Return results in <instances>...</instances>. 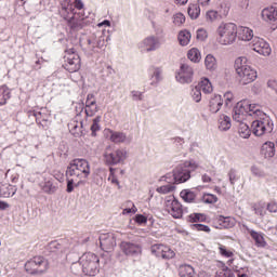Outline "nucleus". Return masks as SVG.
I'll return each mask as SVG.
<instances>
[{
  "instance_id": "f257e3e1",
  "label": "nucleus",
  "mask_w": 277,
  "mask_h": 277,
  "mask_svg": "<svg viewBox=\"0 0 277 277\" xmlns=\"http://www.w3.org/2000/svg\"><path fill=\"white\" fill-rule=\"evenodd\" d=\"M246 57H238L235 61V70L237 74L238 81L241 85H248L249 83H254L259 74L256 69L252 68V66L246 64Z\"/></svg>"
},
{
  "instance_id": "f03ea898",
  "label": "nucleus",
  "mask_w": 277,
  "mask_h": 277,
  "mask_svg": "<svg viewBox=\"0 0 277 277\" xmlns=\"http://www.w3.org/2000/svg\"><path fill=\"white\" fill-rule=\"evenodd\" d=\"M237 24L235 23H222L216 28V40L219 44L227 47L228 44H235L237 41Z\"/></svg>"
},
{
  "instance_id": "7ed1b4c3",
  "label": "nucleus",
  "mask_w": 277,
  "mask_h": 277,
  "mask_svg": "<svg viewBox=\"0 0 277 277\" xmlns=\"http://www.w3.org/2000/svg\"><path fill=\"white\" fill-rule=\"evenodd\" d=\"M80 264L85 276H96L101 272V259L95 253H84L80 259Z\"/></svg>"
},
{
  "instance_id": "20e7f679",
  "label": "nucleus",
  "mask_w": 277,
  "mask_h": 277,
  "mask_svg": "<svg viewBox=\"0 0 277 277\" xmlns=\"http://www.w3.org/2000/svg\"><path fill=\"white\" fill-rule=\"evenodd\" d=\"M261 110V107L256 104H252L249 101L239 102L234 108L233 119L236 122H243L246 120V116H252L258 114Z\"/></svg>"
},
{
  "instance_id": "39448f33",
  "label": "nucleus",
  "mask_w": 277,
  "mask_h": 277,
  "mask_svg": "<svg viewBox=\"0 0 277 277\" xmlns=\"http://www.w3.org/2000/svg\"><path fill=\"white\" fill-rule=\"evenodd\" d=\"M49 267V260L44 259L43 256H34L24 265L25 272L30 276H40L41 274L47 273Z\"/></svg>"
},
{
  "instance_id": "423d86ee",
  "label": "nucleus",
  "mask_w": 277,
  "mask_h": 277,
  "mask_svg": "<svg viewBox=\"0 0 277 277\" xmlns=\"http://www.w3.org/2000/svg\"><path fill=\"white\" fill-rule=\"evenodd\" d=\"M63 68L67 72H79L81 70V56L74 48L65 50Z\"/></svg>"
},
{
  "instance_id": "0eeeda50",
  "label": "nucleus",
  "mask_w": 277,
  "mask_h": 277,
  "mask_svg": "<svg viewBox=\"0 0 277 277\" xmlns=\"http://www.w3.org/2000/svg\"><path fill=\"white\" fill-rule=\"evenodd\" d=\"M164 210L169 215L173 216L174 220H181L183 217V205L174 197L170 195L164 200Z\"/></svg>"
},
{
  "instance_id": "6e6552de",
  "label": "nucleus",
  "mask_w": 277,
  "mask_h": 277,
  "mask_svg": "<svg viewBox=\"0 0 277 277\" xmlns=\"http://www.w3.org/2000/svg\"><path fill=\"white\" fill-rule=\"evenodd\" d=\"M124 159H127V150L124 149L111 150V148H107L104 153V161L107 166H118Z\"/></svg>"
},
{
  "instance_id": "1a4fd4ad",
  "label": "nucleus",
  "mask_w": 277,
  "mask_h": 277,
  "mask_svg": "<svg viewBox=\"0 0 277 277\" xmlns=\"http://www.w3.org/2000/svg\"><path fill=\"white\" fill-rule=\"evenodd\" d=\"M66 174H90V162L85 159H74L69 162Z\"/></svg>"
},
{
  "instance_id": "9d476101",
  "label": "nucleus",
  "mask_w": 277,
  "mask_h": 277,
  "mask_svg": "<svg viewBox=\"0 0 277 277\" xmlns=\"http://www.w3.org/2000/svg\"><path fill=\"white\" fill-rule=\"evenodd\" d=\"M151 254L157 256V259H163L164 261H170L176 256V252L170 248L168 245H154L151 246Z\"/></svg>"
},
{
  "instance_id": "9b49d317",
  "label": "nucleus",
  "mask_w": 277,
  "mask_h": 277,
  "mask_svg": "<svg viewBox=\"0 0 277 277\" xmlns=\"http://www.w3.org/2000/svg\"><path fill=\"white\" fill-rule=\"evenodd\" d=\"M251 49L264 57L272 55V47L263 38L255 37L251 42Z\"/></svg>"
},
{
  "instance_id": "f8f14e48",
  "label": "nucleus",
  "mask_w": 277,
  "mask_h": 277,
  "mask_svg": "<svg viewBox=\"0 0 277 277\" xmlns=\"http://www.w3.org/2000/svg\"><path fill=\"white\" fill-rule=\"evenodd\" d=\"M175 78L180 83H192L194 81V68L188 64H182Z\"/></svg>"
},
{
  "instance_id": "ddd939ff",
  "label": "nucleus",
  "mask_w": 277,
  "mask_h": 277,
  "mask_svg": "<svg viewBox=\"0 0 277 277\" xmlns=\"http://www.w3.org/2000/svg\"><path fill=\"white\" fill-rule=\"evenodd\" d=\"M253 134L258 137L261 135H265V133H272V123H269L268 119L255 120L251 124Z\"/></svg>"
},
{
  "instance_id": "4468645a",
  "label": "nucleus",
  "mask_w": 277,
  "mask_h": 277,
  "mask_svg": "<svg viewBox=\"0 0 277 277\" xmlns=\"http://www.w3.org/2000/svg\"><path fill=\"white\" fill-rule=\"evenodd\" d=\"M100 246L104 252H113L116 248V235L108 233L100 236Z\"/></svg>"
},
{
  "instance_id": "2eb2a0df",
  "label": "nucleus",
  "mask_w": 277,
  "mask_h": 277,
  "mask_svg": "<svg viewBox=\"0 0 277 277\" xmlns=\"http://www.w3.org/2000/svg\"><path fill=\"white\" fill-rule=\"evenodd\" d=\"M120 250L126 256H133L135 254H142V246L130 241H122L119 245Z\"/></svg>"
},
{
  "instance_id": "dca6fc26",
  "label": "nucleus",
  "mask_w": 277,
  "mask_h": 277,
  "mask_svg": "<svg viewBox=\"0 0 277 277\" xmlns=\"http://www.w3.org/2000/svg\"><path fill=\"white\" fill-rule=\"evenodd\" d=\"M235 226V219L230 216L219 215L214 219V227L219 230H224L225 228H233Z\"/></svg>"
},
{
  "instance_id": "f3484780",
  "label": "nucleus",
  "mask_w": 277,
  "mask_h": 277,
  "mask_svg": "<svg viewBox=\"0 0 277 277\" xmlns=\"http://www.w3.org/2000/svg\"><path fill=\"white\" fill-rule=\"evenodd\" d=\"M260 155L264 159H267V160L273 159V157H275V155H276V144H274V142H272V141L265 142L261 146Z\"/></svg>"
},
{
  "instance_id": "a211bd4d",
  "label": "nucleus",
  "mask_w": 277,
  "mask_h": 277,
  "mask_svg": "<svg viewBox=\"0 0 277 277\" xmlns=\"http://www.w3.org/2000/svg\"><path fill=\"white\" fill-rule=\"evenodd\" d=\"M72 16L69 19L71 29H83L85 27V15L83 13H77L72 10Z\"/></svg>"
},
{
  "instance_id": "6ab92c4d",
  "label": "nucleus",
  "mask_w": 277,
  "mask_h": 277,
  "mask_svg": "<svg viewBox=\"0 0 277 277\" xmlns=\"http://www.w3.org/2000/svg\"><path fill=\"white\" fill-rule=\"evenodd\" d=\"M247 232L249 233L250 237L253 239L256 248H266L267 241L265 240V234L259 233L254 229L248 228Z\"/></svg>"
},
{
  "instance_id": "aec40b11",
  "label": "nucleus",
  "mask_w": 277,
  "mask_h": 277,
  "mask_svg": "<svg viewBox=\"0 0 277 277\" xmlns=\"http://www.w3.org/2000/svg\"><path fill=\"white\" fill-rule=\"evenodd\" d=\"M237 38L243 42H250L254 38V31L246 26H237Z\"/></svg>"
},
{
  "instance_id": "412c9836",
  "label": "nucleus",
  "mask_w": 277,
  "mask_h": 277,
  "mask_svg": "<svg viewBox=\"0 0 277 277\" xmlns=\"http://www.w3.org/2000/svg\"><path fill=\"white\" fill-rule=\"evenodd\" d=\"M222 105H224V100L222 98V95H214L210 98L209 110L212 114H217L220 109H222Z\"/></svg>"
},
{
  "instance_id": "4be33fe9",
  "label": "nucleus",
  "mask_w": 277,
  "mask_h": 277,
  "mask_svg": "<svg viewBox=\"0 0 277 277\" xmlns=\"http://www.w3.org/2000/svg\"><path fill=\"white\" fill-rule=\"evenodd\" d=\"M262 18L268 23H276L277 21V8L276 6H268L263 9L262 11Z\"/></svg>"
},
{
  "instance_id": "5701e85b",
  "label": "nucleus",
  "mask_w": 277,
  "mask_h": 277,
  "mask_svg": "<svg viewBox=\"0 0 277 277\" xmlns=\"http://www.w3.org/2000/svg\"><path fill=\"white\" fill-rule=\"evenodd\" d=\"M16 194V186L4 183L0 186V198H12Z\"/></svg>"
},
{
  "instance_id": "b1692460",
  "label": "nucleus",
  "mask_w": 277,
  "mask_h": 277,
  "mask_svg": "<svg viewBox=\"0 0 277 277\" xmlns=\"http://www.w3.org/2000/svg\"><path fill=\"white\" fill-rule=\"evenodd\" d=\"M12 98V91L8 85L3 84L0 85V107H3V105H8V101Z\"/></svg>"
},
{
  "instance_id": "393cba45",
  "label": "nucleus",
  "mask_w": 277,
  "mask_h": 277,
  "mask_svg": "<svg viewBox=\"0 0 277 277\" xmlns=\"http://www.w3.org/2000/svg\"><path fill=\"white\" fill-rule=\"evenodd\" d=\"M177 272L180 277H198L196 276V269L189 264L180 265Z\"/></svg>"
},
{
  "instance_id": "a878e982",
  "label": "nucleus",
  "mask_w": 277,
  "mask_h": 277,
  "mask_svg": "<svg viewBox=\"0 0 277 277\" xmlns=\"http://www.w3.org/2000/svg\"><path fill=\"white\" fill-rule=\"evenodd\" d=\"M82 128H83V124L81 122H79L77 119H71L68 123L69 132L75 137H79V135H81Z\"/></svg>"
},
{
  "instance_id": "bb28decb",
  "label": "nucleus",
  "mask_w": 277,
  "mask_h": 277,
  "mask_svg": "<svg viewBox=\"0 0 277 277\" xmlns=\"http://www.w3.org/2000/svg\"><path fill=\"white\" fill-rule=\"evenodd\" d=\"M143 47L146 51H156V49H159V39L155 37H147L143 41Z\"/></svg>"
},
{
  "instance_id": "cd10ccee",
  "label": "nucleus",
  "mask_w": 277,
  "mask_h": 277,
  "mask_svg": "<svg viewBox=\"0 0 277 277\" xmlns=\"http://www.w3.org/2000/svg\"><path fill=\"white\" fill-rule=\"evenodd\" d=\"M197 88L200 89L203 94H211V92H213V84L208 78H201Z\"/></svg>"
},
{
  "instance_id": "c85d7f7f",
  "label": "nucleus",
  "mask_w": 277,
  "mask_h": 277,
  "mask_svg": "<svg viewBox=\"0 0 277 277\" xmlns=\"http://www.w3.org/2000/svg\"><path fill=\"white\" fill-rule=\"evenodd\" d=\"M177 40L181 47H187V44L192 42V32H189L187 29L181 30L179 32Z\"/></svg>"
},
{
  "instance_id": "c756f323",
  "label": "nucleus",
  "mask_w": 277,
  "mask_h": 277,
  "mask_svg": "<svg viewBox=\"0 0 277 277\" xmlns=\"http://www.w3.org/2000/svg\"><path fill=\"white\" fill-rule=\"evenodd\" d=\"M181 168L182 170L177 172V174H192V172H195V170H197L198 164L193 161H185Z\"/></svg>"
},
{
  "instance_id": "7c9ffc66",
  "label": "nucleus",
  "mask_w": 277,
  "mask_h": 277,
  "mask_svg": "<svg viewBox=\"0 0 277 277\" xmlns=\"http://www.w3.org/2000/svg\"><path fill=\"white\" fill-rule=\"evenodd\" d=\"M40 187L44 194H55L57 192V186L53 185L51 180L45 179V182L40 183Z\"/></svg>"
},
{
  "instance_id": "2f4dec72",
  "label": "nucleus",
  "mask_w": 277,
  "mask_h": 277,
  "mask_svg": "<svg viewBox=\"0 0 277 277\" xmlns=\"http://www.w3.org/2000/svg\"><path fill=\"white\" fill-rule=\"evenodd\" d=\"M233 124L230 123V117L221 115L219 118V129L221 131H228Z\"/></svg>"
},
{
  "instance_id": "473e14b6",
  "label": "nucleus",
  "mask_w": 277,
  "mask_h": 277,
  "mask_svg": "<svg viewBox=\"0 0 277 277\" xmlns=\"http://www.w3.org/2000/svg\"><path fill=\"white\" fill-rule=\"evenodd\" d=\"M180 197L182 198V200H184V202L192 203L196 200V193H194V190L183 189L180 193Z\"/></svg>"
},
{
  "instance_id": "72a5a7b5",
  "label": "nucleus",
  "mask_w": 277,
  "mask_h": 277,
  "mask_svg": "<svg viewBox=\"0 0 277 277\" xmlns=\"http://www.w3.org/2000/svg\"><path fill=\"white\" fill-rule=\"evenodd\" d=\"M187 220L190 224H198V222H207L208 216L206 213H192Z\"/></svg>"
},
{
  "instance_id": "f704fd0d",
  "label": "nucleus",
  "mask_w": 277,
  "mask_h": 277,
  "mask_svg": "<svg viewBox=\"0 0 277 277\" xmlns=\"http://www.w3.org/2000/svg\"><path fill=\"white\" fill-rule=\"evenodd\" d=\"M187 57L190 62H194V64H198V62H200V60H202L200 50H198L197 48H192L187 53Z\"/></svg>"
},
{
  "instance_id": "c9c22d12",
  "label": "nucleus",
  "mask_w": 277,
  "mask_h": 277,
  "mask_svg": "<svg viewBox=\"0 0 277 277\" xmlns=\"http://www.w3.org/2000/svg\"><path fill=\"white\" fill-rule=\"evenodd\" d=\"M239 122V128H238V133L239 135L243 138V140H248V137H250V127L246 123H243V121H238Z\"/></svg>"
},
{
  "instance_id": "e433bc0d",
  "label": "nucleus",
  "mask_w": 277,
  "mask_h": 277,
  "mask_svg": "<svg viewBox=\"0 0 277 277\" xmlns=\"http://www.w3.org/2000/svg\"><path fill=\"white\" fill-rule=\"evenodd\" d=\"M205 66L207 70H215V68H217V61L213 55L208 54L205 58Z\"/></svg>"
},
{
  "instance_id": "4c0bfd02",
  "label": "nucleus",
  "mask_w": 277,
  "mask_h": 277,
  "mask_svg": "<svg viewBox=\"0 0 277 277\" xmlns=\"http://www.w3.org/2000/svg\"><path fill=\"white\" fill-rule=\"evenodd\" d=\"M217 200V196L210 193H205L201 197V202H203V205H215Z\"/></svg>"
},
{
  "instance_id": "58836bf2",
  "label": "nucleus",
  "mask_w": 277,
  "mask_h": 277,
  "mask_svg": "<svg viewBox=\"0 0 277 277\" xmlns=\"http://www.w3.org/2000/svg\"><path fill=\"white\" fill-rule=\"evenodd\" d=\"M188 16H190V18L193 21H196V18H198V16H200V5L189 4V6H188Z\"/></svg>"
},
{
  "instance_id": "ea45409f",
  "label": "nucleus",
  "mask_w": 277,
  "mask_h": 277,
  "mask_svg": "<svg viewBox=\"0 0 277 277\" xmlns=\"http://www.w3.org/2000/svg\"><path fill=\"white\" fill-rule=\"evenodd\" d=\"M149 72L151 75V85H155V83H159L161 79V69L157 67H150Z\"/></svg>"
},
{
  "instance_id": "a19ab883",
  "label": "nucleus",
  "mask_w": 277,
  "mask_h": 277,
  "mask_svg": "<svg viewBox=\"0 0 277 277\" xmlns=\"http://www.w3.org/2000/svg\"><path fill=\"white\" fill-rule=\"evenodd\" d=\"M127 140V136L122 132H111L110 141L115 144H120Z\"/></svg>"
},
{
  "instance_id": "79ce46f5",
  "label": "nucleus",
  "mask_w": 277,
  "mask_h": 277,
  "mask_svg": "<svg viewBox=\"0 0 277 277\" xmlns=\"http://www.w3.org/2000/svg\"><path fill=\"white\" fill-rule=\"evenodd\" d=\"M219 253L225 259H233L235 256V253L232 250H228L224 245H219Z\"/></svg>"
},
{
  "instance_id": "37998d69",
  "label": "nucleus",
  "mask_w": 277,
  "mask_h": 277,
  "mask_svg": "<svg viewBox=\"0 0 277 277\" xmlns=\"http://www.w3.org/2000/svg\"><path fill=\"white\" fill-rule=\"evenodd\" d=\"M225 107H233V103H235V94L233 92L227 91L223 95Z\"/></svg>"
},
{
  "instance_id": "c03bdc74",
  "label": "nucleus",
  "mask_w": 277,
  "mask_h": 277,
  "mask_svg": "<svg viewBox=\"0 0 277 277\" xmlns=\"http://www.w3.org/2000/svg\"><path fill=\"white\" fill-rule=\"evenodd\" d=\"M96 131H101V116H97L93 119V123L91 126V132L93 137L96 136Z\"/></svg>"
},
{
  "instance_id": "a18cd8bd",
  "label": "nucleus",
  "mask_w": 277,
  "mask_h": 277,
  "mask_svg": "<svg viewBox=\"0 0 277 277\" xmlns=\"http://www.w3.org/2000/svg\"><path fill=\"white\" fill-rule=\"evenodd\" d=\"M173 179H174V183L176 185L181 184V183H186V181H189V179H192V175L189 174H174L173 175Z\"/></svg>"
},
{
  "instance_id": "49530a36",
  "label": "nucleus",
  "mask_w": 277,
  "mask_h": 277,
  "mask_svg": "<svg viewBox=\"0 0 277 277\" xmlns=\"http://www.w3.org/2000/svg\"><path fill=\"white\" fill-rule=\"evenodd\" d=\"M192 229L197 230L198 233H211V227L203 224H193Z\"/></svg>"
},
{
  "instance_id": "de8ad7c7",
  "label": "nucleus",
  "mask_w": 277,
  "mask_h": 277,
  "mask_svg": "<svg viewBox=\"0 0 277 277\" xmlns=\"http://www.w3.org/2000/svg\"><path fill=\"white\" fill-rule=\"evenodd\" d=\"M192 96L195 103H200L202 101V91L198 87H195L192 91Z\"/></svg>"
},
{
  "instance_id": "09e8293b",
  "label": "nucleus",
  "mask_w": 277,
  "mask_h": 277,
  "mask_svg": "<svg viewBox=\"0 0 277 277\" xmlns=\"http://www.w3.org/2000/svg\"><path fill=\"white\" fill-rule=\"evenodd\" d=\"M156 192H158V194H171V192H174V185L168 184L160 186L156 189Z\"/></svg>"
},
{
  "instance_id": "8fccbe9b",
  "label": "nucleus",
  "mask_w": 277,
  "mask_h": 277,
  "mask_svg": "<svg viewBox=\"0 0 277 277\" xmlns=\"http://www.w3.org/2000/svg\"><path fill=\"white\" fill-rule=\"evenodd\" d=\"M173 23L177 27H181V25H183L185 23V15L183 13H176L173 16Z\"/></svg>"
},
{
  "instance_id": "3c124183",
  "label": "nucleus",
  "mask_w": 277,
  "mask_h": 277,
  "mask_svg": "<svg viewBox=\"0 0 277 277\" xmlns=\"http://www.w3.org/2000/svg\"><path fill=\"white\" fill-rule=\"evenodd\" d=\"M255 215H260V217H265L267 211L265 210V206L258 203L254 206Z\"/></svg>"
},
{
  "instance_id": "603ef678",
  "label": "nucleus",
  "mask_w": 277,
  "mask_h": 277,
  "mask_svg": "<svg viewBox=\"0 0 277 277\" xmlns=\"http://www.w3.org/2000/svg\"><path fill=\"white\" fill-rule=\"evenodd\" d=\"M79 185V183H77L74 179H68L67 180V189L66 192L68 194H71V192L75 190V187H77Z\"/></svg>"
},
{
  "instance_id": "864d4df0",
  "label": "nucleus",
  "mask_w": 277,
  "mask_h": 277,
  "mask_svg": "<svg viewBox=\"0 0 277 277\" xmlns=\"http://www.w3.org/2000/svg\"><path fill=\"white\" fill-rule=\"evenodd\" d=\"M217 11L210 10L206 13L207 21H210V23H213V21H217Z\"/></svg>"
},
{
  "instance_id": "5fc2aeb1",
  "label": "nucleus",
  "mask_w": 277,
  "mask_h": 277,
  "mask_svg": "<svg viewBox=\"0 0 277 277\" xmlns=\"http://www.w3.org/2000/svg\"><path fill=\"white\" fill-rule=\"evenodd\" d=\"M208 37H209V35L205 28H199L197 30V40H200L202 42V41L207 40Z\"/></svg>"
},
{
  "instance_id": "6e6d98bb",
  "label": "nucleus",
  "mask_w": 277,
  "mask_h": 277,
  "mask_svg": "<svg viewBox=\"0 0 277 277\" xmlns=\"http://www.w3.org/2000/svg\"><path fill=\"white\" fill-rule=\"evenodd\" d=\"M96 111H98L97 105L85 106V115L89 116L90 118H92V116H94V114H96Z\"/></svg>"
},
{
  "instance_id": "4d7b16f0",
  "label": "nucleus",
  "mask_w": 277,
  "mask_h": 277,
  "mask_svg": "<svg viewBox=\"0 0 277 277\" xmlns=\"http://www.w3.org/2000/svg\"><path fill=\"white\" fill-rule=\"evenodd\" d=\"M29 116H34L36 118V121L41 123V122H47V118L42 116V113L40 111H30Z\"/></svg>"
},
{
  "instance_id": "13d9d810",
  "label": "nucleus",
  "mask_w": 277,
  "mask_h": 277,
  "mask_svg": "<svg viewBox=\"0 0 277 277\" xmlns=\"http://www.w3.org/2000/svg\"><path fill=\"white\" fill-rule=\"evenodd\" d=\"M96 105V98L93 94H88L87 101H85V107L94 106Z\"/></svg>"
},
{
  "instance_id": "bf43d9fd",
  "label": "nucleus",
  "mask_w": 277,
  "mask_h": 277,
  "mask_svg": "<svg viewBox=\"0 0 277 277\" xmlns=\"http://www.w3.org/2000/svg\"><path fill=\"white\" fill-rule=\"evenodd\" d=\"M266 210L269 213H277V202L276 201H271L266 206Z\"/></svg>"
},
{
  "instance_id": "052dcab7",
  "label": "nucleus",
  "mask_w": 277,
  "mask_h": 277,
  "mask_svg": "<svg viewBox=\"0 0 277 277\" xmlns=\"http://www.w3.org/2000/svg\"><path fill=\"white\" fill-rule=\"evenodd\" d=\"M51 252H57V250H62V245L57 241H52L49 245Z\"/></svg>"
},
{
  "instance_id": "680f3d73",
  "label": "nucleus",
  "mask_w": 277,
  "mask_h": 277,
  "mask_svg": "<svg viewBox=\"0 0 277 277\" xmlns=\"http://www.w3.org/2000/svg\"><path fill=\"white\" fill-rule=\"evenodd\" d=\"M135 222L136 224H146V222H148V219L142 214H137L135 216Z\"/></svg>"
},
{
  "instance_id": "e2e57ef3",
  "label": "nucleus",
  "mask_w": 277,
  "mask_h": 277,
  "mask_svg": "<svg viewBox=\"0 0 277 277\" xmlns=\"http://www.w3.org/2000/svg\"><path fill=\"white\" fill-rule=\"evenodd\" d=\"M71 5H74V8H76V10H83V8H84L83 1H81V0H75Z\"/></svg>"
},
{
  "instance_id": "0e129e2a",
  "label": "nucleus",
  "mask_w": 277,
  "mask_h": 277,
  "mask_svg": "<svg viewBox=\"0 0 277 277\" xmlns=\"http://www.w3.org/2000/svg\"><path fill=\"white\" fill-rule=\"evenodd\" d=\"M133 101H142V92L133 91L132 92Z\"/></svg>"
},
{
  "instance_id": "69168bd1",
  "label": "nucleus",
  "mask_w": 277,
  "mask_h": 277,
  "mask_svg": "<svg viewBox=\"0 0 277 277\" xmlns=\"http://www.w3.org/2000/svg\"><path fill=\"white\" fill-rule=\"evenodd\" d=\"M6 209H10V203L0 201V211H5Z\"/></svg>"
},
{
  "instance_id": "338daca9",
  "label": "nucleus",
  "mask_w": 277,
  "mask_h": 277,
  "mask_svg": "<svg viewBox=\"0 0 277 277\" xmlns=\"http://www.w3.org/2000/svg\"><path fill=\"white\" fill-rule=\"evenodd\" d=\"M108 181H110L113 184L118 185V179H116V175H109Z\"/></svg>"
},
{
  "instance_id": "774afa93",
  "label": "nucleus",
  "mask_w": 277,
  "mask_h": 277,
  "mask_svg": "<svg viewBox=\"0 0 277 277\" xmlns=\"http://www.w3.org/2000/svg\"><path fill=\"white\" fill-rule=\"evenodd\" d=\"M11 183H18V174L10 175Z\"/></svg>"
}]
</instances>
